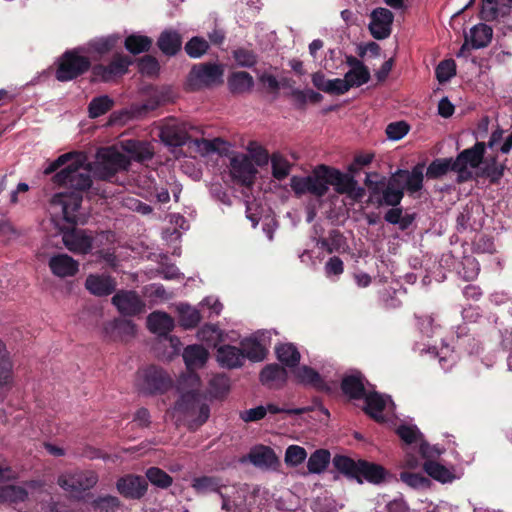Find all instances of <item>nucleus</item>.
I'll use <instances>...</instances> for the list:
<instances>
[{
  "label": "nucleus",
  "mask_w": 512,
  "mask_h": 512,
  "mask_svg": "<svg viewBox=\"0 0 512 512\" xmlns=\"http://www.w3.org/2000/svg\"><path fill=\"white\" fill-rule=\"evenodd\" d=\"M326 173H328L327 181L329 185L334 186L337 193L347 194L354 187L355 178L352 175L342 173L340 170L329 166Z\"/></svg>",
  "instance_id": "31"
},
{
  "label": "nucleus",
  "mask_w": 512,
  "mask_h": 512,
  "mask_svg": "<svg viewBox=\"0 0 512 512\" xmlns=\"http://www.w3.org/2000/svg\"><path fill=\"white\" fill-rule=\"evenodd\" d=\"M116 489L125 499L140 500L147 493L148 481L140 475L127 474L117 480Z\"/></svg>",
  "instance_id": "9"
},
{
  "label": "nucleus",
  "mask_w": 512,
  "mask_h": 512,
  "mask_svg": "<svg viewBox=\"0 0 512 512\" xmlns=\"http://www.w3.org/2000/svg\"><path fill=\"white\" fill-rule=\"evenodd\" d=\"M232 57L236 64L243 68H252L258 62L257 53L245 47H238L232 51Z\"/></svg>",
  "instance_id": "49"
},
{
  "label": "nucleus",
  "mask_w": 512,
  "mask_h": 512,
  "mask_svg": "<svg viewBox=\"0 0 512 512\" xmlns=\"http://www.w3.org/2000/svg\"><path fill=\"white\" fill-rule=\"evenodd\" d=\"M365 383H368L365 376L361 372L355 371L342 378L340 387L343 394L350 399L360 400L367 393Z\"/></svg>",
  "instance_id": "15"
},
{
  "label": "nucleus",
  "mask_w": 512,
  "mask_h": 512,
  "mask_svg": "<svg viewBox=\"0 0 512 512\" xmlns=\"http://www.w3.org/2000/svg\"><path fill=\"white\" fill-rule=\"evenodd\" d=\"M435 75L439 83H445L456 75V64L453 59L441 61L435 69Z\"/></svg>",
  "instance_id": "59"
},
{
  "label": "nucleus",
  "mask_w": 512,
  "mask_h": 512,
  "mask_svg": "<svg viewBox=\"0 0 512 512\" xmlns=\"http://www.w3.org/2000/svg\"><path fill=\"white\" fill-rule=\"evenodd\" d=\"M84 47L66 50L58 60L55 77L60 82H68L91 71L92 64L89 57L83 55Z\"/></svg>",
  "instance_id": "2"
},
{
  "label": "nucleus",
  "mask_w": 512,
  "mask_h": 512,
  "mask_svg": "<svg viewBox=\"0 0 512 512\" xmlns=\"http://www.w3.org/2000/svg\"><path fill=\"white\" fill-rule=\"evenodd\" d=\"M230 172L234 180L243 186L250 187L254 183L257 169L248 155L238 154L230 159Z\"/></svg>",
  "instance_id": "10"
},
{
  "label": "nucleus",
  "mask_w": 512,
  "mask_h": 512,
  "mask_svg": "<svg viewBox=\"0 0 512 512\" xmlns=\"http://www.w3.org/2000/svg\"><path fill=\"white\" fill-rule=\"evenodd\" d=\"M248 459L254 466L260 468H270L278 463L274 450L265 445H258L251 449Z\"/></svg>",
  "instance_id": "24"
},
{
  "label": "nucleus",
  "mask_w": 512,
  "mask_h": 512,
  "mask_svg": "<svg viewBox=\"0 0 512 512\" xmlns=\"http://www.w3.org/2000/svg\"><path fill=\"white\" fill-rule=\"evenodd\" d=\"M192 487L198 494H206L210 492L220 493V489L225 485L221 483L219 477L201 476L193 479Z\"/></svg>",
  "instance_id": "43"
},
{
  "label": "nucleus",
  "mask_w": 512,
  "mask_h": 512,
  "mask_svg": "<svg viewBox=\"0 0 512 512\" xmlns=\"http://www.w3.org/2000/svg\"><path fill=\"white\" fill-rule=\"evenodd\" d=\"M500 8L498 0H482V7L479 16L482 20L488 22L494 21L499 17L502 18Z\"/></svg>",
  "instance_id": "57"
},
{
  "label": "nucleus",
  "mask_w": 512,
  "mask_h": 512,
  "mask_svg": "<svg viewBox=\"0 0 512 512\" xmlns=\"http://www.w3.org/2000/svg\"><path fill=\"white\" fill-rule=\"evenodd\" d=\"M94 510L100 512H114L121 506V501L113 495L99 496L91 502Z\"/></svg>",
  "instance_id": "54"
},
{
  "label": "nucleus",
  "mask_w": 512,
  "mask_h": 512,
  "mask_svg": "<svg viewBox=\"0 0 512 512\" xmlns=\"http://www.w3.org/2000/svg\"><path fill=\"white\" fill-rule=\"evenodd\" d=\"M396 432L401 440L406 444L415 443L421 436V433L416 426L400 425Z\"/></svg>",
  "instance_id": "63"
},
{
  "label": "nucleus",
  "mask_w": 512,
  "mask_h": 512,
  "mask_svg": "<svg viewBox=\"0 0 512 512\" xmlns=\"http://www.w3.org/2000/svg\"><path fill=\"white\" fill-rule=\"evenodd\" d=\"M28 498V491L18 485H5L0 486V503L1 504H18L26 501Z\"/></svg>",
  "instance_id": "39"
},
{
  "label": "nucleus",
  "mask_w": 512,
  "mask_h": 512,
  "mask_svg": "<svg viewBox=\"0 0 512 512\" xmlns=\"http://www.w3.org/2000/svg\"><path fill=\"white\" fill-rule=\"evenodd\" d=\"M97 172L103 180H111L119 171L127 170L130 159L114 147L101 148L96 154Z\"/></svg>",
  "instance_id": "6"
},
{
  "label": "nucleus",
  "mask_w": 512,
  "mask_h": 512,
  "mask_svg": "<svg viewBox=\"0 0 512 512\" xmlns=\"http://www.w3.org/2000/svg\"><path fill=\"white\" fill-rule=\"evenodd\" d=\"M14 385L13 362L0 365V397H5Z\"/></svg>",
  "instance_id": "53"
},
{
  "label": "nucleus",
  "mask_w": 512,
  "mask_h": 512,
  "mask_svg": "<svg viewBox=\"0 0 512 512\" xmlns=\"http://www.w3.org/2000/svg\"><path fill=\"white\" fill-rule=\"evenodd\" d=\"M334 468L349 479H354L358 483H362L359 478V460H354L345 455H335L332 459Z\"/></svg>",
  "instance_id": "30"
},
{
  "label": "nucleus",
  "mask_w": 512,
  "mask_h": 512,
  "mask_svg": "<svg viewBox=\"0 0 512 512\" xmlns=\"http://www.w3.org/2000/svg\"><path fill=\"white\" fill-rule=\"evenodd\" d=\"M209 42L201 36H193L184 45V51L192 59H199L207 54Z\"/></svg>",
  "instance_id": "45"
},
{
  "label": "nucleus",
  "mask_w": 512,
  "mask_h": 512,
  "mask_svg": "<svg viewBox=\"0 0 512 512\" xmlns=\"http://www.w3.org/2000/svg\"><path fill=\"white\" fill-rule=\"evenodd\" d=\"M424 163L416 164L411 171L405 169H398L397 175H403L405 178V187L410 193H415L420 191L423 188V180H424Z\"/></svg>",
  "instance_id": "29"
},
{
  "label": "nucleus",
  "mask_w": 512,
  "mask_h": 512,
  "mask_svg": "<svg viewBox=\"0 0 512 512\" xmlns=\"http://www.w3.org/2000/svg\"><path fill=\"white\" fill-rule=\"evenodd\" d=\"M114 100L108 95L95 97L88 105L89 117L92 119L98 118L112 109Z\"/></svg>",
  "instance_id": "47"
},
{
  "label": "nucleus",
  "mask_w": 512,
  "mask_h": 512,
  "mask_svg": "<svg viewBox=\"0 0 512 512\" xmlns=\"http://www.w3.org/2000/svg\"><path fill=\"white\" fill-rule=\"evenodd\" d=\"M179 323L184 329L195 328L201 321L200 312L189 305L181 304L178 307Z\"/></svg>",
  "instance_id": "48"
},
{
  "label": "nucleus",
  "mask_w": 512,
  "mask_h": 512,
  "mask_svg": "<svg viewBox=\"0 0 512 512\" xmlns=\"http://www.w3.org/2000/svg\"><path fill=\"white\" fill-rule=\"evenodd\" d=\"M227 85L232 94H244L252 90L254 87V79L246 71H236L228 76Z\"/></svg>",
  "instance_id": "26"
},
{
  "label": "nucleus",
  "mask_w": 512,
  "mask_h": 512,
  "mask_svg": "<svg viewBox=\"0 0 512 512\" xmlns=\"http://www.w3.org/2000/svg\"><path fill=\"white\" fill-rule=\"evenodd\" d=\"M72 225L71 228L62 230V240L65 247L77 254H88L93 248V237L86 230L78 229Z\"/></svg>",
  "instance_id": "8"
},
{
  "label": "nucleus",
  "mask_w": 512,
  "mask_h": 512,
  "mask_svg": "<svg viewBox=\"0 0 512 512\" xmlns=\"http://www.w3.org/2000/svg\"><path fill=\"white\" fill-rule=\"evenodd\" d=\"M403 197H404L403 189H394L392 187H386L380 201H377V207L399 206Z\"/></svg>",
  "instance_id": "58"
},
{
  "label": "nucleus",
  "mask_w": 512,
  "mask_h": 512,
  "mask_svg": "<svg viewBox=\"0 0 512 512\" xmlns=\"http://www.w3.org/2000/svg\"><path fill=\"white\" fill-rule=\"evenodd\" d=\"M493 29L487 24L479 23L470 29L468 35L472 49H481L487 47L492 40Z\"/></svg>",
  "instance_id": "32"
},
{
  "label": "nucleus",
  "mask_w": 512,
  "mask_h": 512,
  "mask_svg": "<svg viewBox=\"0 0 512 512\" xmlns=\"http://www.w3.org/2000/svg\"><path fill=\"white\" fill-rule=\"evenodd\" d=\"M423 469L431 478L441 483H448L454 479V474L447 467L433 460H426Z\"/></svg>",
  "instance_id": "42"
},
{
  "label": "nucleus",
  "mask_w": 512,
  "mask_h": 512,
  "mask_svg": "<svg viewBox=\"0 0 512 512\" xmlns=\"http://www.w3.org/2000/svg\"><path fill=\"white\" fill-rule=\"evenodd\" d=\"M277 359L289 368L298 366L301 355L297 347L292 343H283L275 347Z\"/></svg>",
  "instance_id": "37"
},
{
  "label": "nucleus",
  "mask_w": 512,
  "mask_h": 512,
  "mask_svg": "<svg viewBox=\"0 0 512 512\" xmlns=\"http://www.w3.org/2000/svg\"><path fill=\"white\" fill-rule=\"evenodd\" d=\"M119 40L120 37L116 34L92 39L84 47L85 53L90 54L94 60L101 59L117 46Z\"/></svg>",
  "instance_id": "18"
},
{
  "label": "nucleus",
  "mask_w": 512,
  "mask_h": 512,
  "mask_svg": "<svg viewBox=\"0 0 512 512\" xmlns=\"http://www.w3.org/2000/svg\"><path fill=\"white\" fill-rule=\"evenodd\" d=\"M410 126L405 121L392 122L386 127L387 137L391 140H400L408 132Z\"/></svg>",
  "instance_id": "62"
},
{
  "label": "nucleus",
  "mask_w": 512,
  "mask_h": 512,
  "mask_svg": "<svg viewBox=\"0 0 512 512\" xmlns=\"http://www.w3.org/2000/svg\"><path fill=\"white\" fill-rule=\"evenodd\" d=\"M99 481V476L94 470L75 469L58 476L57 484L74 498H82L83 493L93 489Z\"/></svg>",
  "instance_id": "4"
},
{
  "label": "nucleus",
  "mask_w": 512,
  "mask_h": 512,
  "mask_svg": "<svg viewBox=\"0 0 512 512\" xmlns=\"http://www.w3.org/2000/svg\"><path fill=\"white\" fill-rule=\"evenodd\" d=\"M365 400L364 412L376 421H382V412L386 407V402L382 395L376 391L367 392L363 398Z\"/></svg>",
  "instance_id": "36"
},
{
  "label": "nucleus",
  "mask_w": 512,
  "mask_h": 512,
  "mask_svg": "<svg viewBox=\"0 0 512 512\" xmlns=\"http://www.w3.org/2000/svg\"><path fill=\"white\" fill-rule=\"evenodd\" d=\"M328 166L319 165L313 171L312 175L307 176V193L316 197H323L328 192Z\"/></svg>",
  "instance_id": "22"
},
{
  "label": "nucleus",
  "mask_w": 512,
  "mask_h": 512,
  "mask_svg": "<svg viewBox=\"0 0 512 512\" xmlns=\"http://www.w3.org/2000/svg\"><path fill=\"white\" fill-rule=\"evenodd\" d=\"M297 380L304 385H309L319 392H331V387L323 377L312 367L304 365L297 369Z\"/></svg>",
  "instance_id": "20"
},
{
  "label": "nucleus",
  "mask_w": 512,
  "mask_h": 512,
  "mask_svg": "<svg viewBox=\"0 0 512 512\" xmlns=\"http://www.w3.org/2000/svg\"><path fill=\"white\" fill-rule=\"evenodd\" d=\"M486 151V143L477 141L472 147L461 151L455 160L456 172L463 175L467 173L470 176V172L467 171V167L478 168L484 162V155Z\"/></svg>",
  "instance_id": "11"
},
{
  "label": "nucleus",
  "mask_w": 512,
  "mask_h": 512,
  "mask_svg": "<svg viewBox=\"0 0 512 512\" xmlns=\"http://www.w3.org/2000/svg\"><path fill=\"white\" fill-rule=\"evenodd\" d=\"M115 287L114 279L107 275L90 274L85 280V288L98 297L112 294Z\"/></svg>",
  "instance_id": "19"
},
{
  "label": "nucleus",
  "mask_w": 512,
  "mask_h": 512,
  "mask_svg": "<svg viewBox=\"0 0 512 512\" xmlns=\"http://www.w3.org/2000/svg\"><path fill=\"white\" fill-rule=\"evenodd\" d=\"M145 479L161 489H167L173 483V478L167 472L158 467L148 468Z\"/></svg>",
  "instance_id": "50"
},
{
  "label": "nucleus",
  "mask_w": 512,
  "mask_h": 512,
  "mask_svg": "<svg viewBox=\"0 0 512 512\" xmlns=\"http://www.w3.org/2000/svg\"><path fill=\"white\" fill-rule=\"evenodd\" d=\"M191 126L177 119L168 120L161 128V140L168 146L180 147L189 140L188 131Z\"/></svg>",
  "instance_id": "12"
},
{
  "label": "nucleus",
  "mask_w": 512,
  "mask_h": 512,
  "mask_svg": "<svg viewBox=\"0 0 512 512\" xmlns=\"http://www.w3.org/2000/svg\"><path fill=\"white\" fill-rule=\"evenodd\" d=\"M51 272L60 278L75 276L79 271V263L67 254H57L49 259Z\"/></svg>",
  "instance_id": "17"
},
{
  "label": "nucleus",
  "mask_w": 512,
  "mask_h": 512,
  "mask_svg": "<svg viewBox=\"0 0 512 512\" xmlns=\"http://www.w3.org/2000/svg\"><path fill=\"white\" fill-rule=\"evenodd\" d=\"M138 71L146 76L157 75L160 65L156 57L152 55H144L136 61Z\"/></svg>",
  "instance_id": "55"
},
{
  "label": "nucleus",
  "mask_w": 512,
  "mask_h": 512,
  "mask_svg": "<svg viewBox=\"0 0 512 512\" xmlns=\"http://www.w3.org/2000/svg\"><path fill=\"white\" fill-rule=\"evenodd\" d=\"M330 452L326 449L314 451L307 462V468L310 473L319 474L323 472L330 462Z\"/></svg>",
  "instance_id": "46"
},
{
  "label": "nucleus",
  "mask_w": 512,
  "mask_h": 512,
  "mask_svg": "<svg viewBox=\"0 0 512 512\" xmlns=\"http://www.w3.org/2000/svg\"><path fill=\"white\" fill-rule=\"evenodd\" d=\"M156 44L165 56L174 57L182 49L183 37L175 29H165L160 33Z\"/></svg>",
  "instance_id": "16"
},
{
  "label": "nucleus",
  "mask_w": 512,
  "mask_h": 512,
  "mask_svg": "<svg viewBox=\"0 0 512 512\" xmlns=\"http://www.w3.org/2000/svg\"><path fill=\"white\" fill-rule=\"evenodd\" d=\"M243 351V360L248 358L251 361H262L266 357V349L256 338H245L240 343Z\"/></svg>",
  "instance_id": "40"
},
{
  "label": "nucleus",
  "mask_w": 512,
  "mask_h": 512,
  "mask_svg": "<svg viewBox=\"0 0 512 512\" xmlns=\"http://www.w3.org/2000/svg\"><path fill=\"white\" fill-rule=\"evenodd\" d=\"M285 96L292 99L295 108L298 110H305L308 102L317 104L323 100L322 94L312 89L300 90L293 88Z\"/></svg>",
  "instance_id": "33"
},
{
  "label": "nucleus",
  "mask_w": 512,
  "mask_h": 512,
  "mask_svg": "<svg viewBox=\"0 0 512 512\" xmlns=\"http://www.w3.org/2000/svg\"><path fill=\"white\" fill-rule=\"evenodd\" d=\"M393 18V13L389 9L382 7L374 9L369 24L371 35L377 40L387 38L391 33Z\"/></svg>",
  "instance_id": "14"
},
{
  "label": "nucleus",
  "mask_w": 512,
  "mask_h": 512,
  "mask_svg": "<svg viewBox=\"0 0 512 512\" xmlns=\"http://www.w3.org/2000/svg\"><path fill=\"white\" fill-rule=\"evenodd\" d=\"M483 163V175L489 179L491 184H498L504 175L505 164L499 163L497 156H491Z\"/></svg>",
  "instance_id": "44"
},
{
  "label": "nucleus",
  "mask_w": 512,
  "mask_h": 512,
  "mask_svg": "<svg viewBox=\"0 0 512 512\" xmlns=\"http://www.w3.org/2000/svg\"><path fill=\"white\" fill-rule=\"evenodd\" d=\"M137 386L145 395H161L170 389L172 380L161 367L150 365L138 371Z\"/></svg>",
  "instance_id": "5"
},
{
  "label": "nucleus",
  "mask_w": 512,
  "mask_h": 512,
  "mask_svg": "<svg viewBox=\"0 0 512 512\" xmlns=\"http://www.w3.org/2000/svg\"><path fill=\"white\" fill-rule=\"evenodd\" d=\"M370 71L367 66L350 69L346 72L344 79L346 83L352 87H360L370 80Z\"/></svg>",
  "instance_id": "52"
},
{
  "label": "nucleus",
  "mask_w": 512,
  "mask_h": 512,
  "mask_svg": "<svg viewBox=\"0 0 512 512\" xmlns=\"http://www.w3.org/2000/svg\"><path fill=\"white\" fill-rule=\"evenodd\" d=\"M132 64L133 60L131 57L115 53L107 65L100 63L92 66L91 82H112L125 75Z\"/></svg>",
  "instance_id": "7"
},
{
  "label": "nucleus",
  "mask_w": 512,
  "mask_h": 512,
  "mask_svg": "<svg viewBox=\"0 0 512 512\" xmlns=\"http://www.w3.org/2000/svg\"><path fill=\"white\" fill-rule=\"evenodd\" d=\"M400 480L412 488L426 487L429 483V480L422 474L407 471L400 473Z\"/></svg>",
  "instance_id": "61"
},
{
  "label": "nucleus",
  "mask_w": 512,
  "mask_h": 512,
  "mask_svg": "<svg viewBox=\"0 0 512 512\" xmlns=\"http://www.w3.org/2000/svg\"><path fill=\"white\" fill-rule=\"evenodd\" d=\"M224 68L219 63L205 62L194 64L187 77L186 88L196 92L222 83Z\"/></svg>",
  "instance_id": "3"
},
{
  "label": "nucleus",
  "mask_w": 512,
  "mask_h": 512,
  "mask_svg": "<svg viewBox=\"0 0 512 512\" xmlns=\"http://www.w3.org/2000/svg\"><path fill=\"white\" fill-rule=\"evenodd\" d=\"M271 163L272 175L275 179L281 181L289 175L291 165L284 157L278 154H273Z\"/></svg>",
  "instance_id": "56"
},
{
  "label": "nucleus",
  "mask_w": 512,
  "mask_h": 512,
  "mask_svg": "<svg viewBox=\"0 0 512 512\" xmlns=\"http://www.w3.org/2000/svg\"><path fill=\"white\" fill-rule=\"evenodd\" d=\"M307 457L306 450L298 445H291L286 449L285 462L291 466L301 464Z\"/></svg>",
  "instance_id": "60"
},
{
  "label": "nucleus",
  "mask_w": 512,
  "mask_h": 512,
  "mask_svg": "<svg viewBox=\"0 0 512 512\" xmlns=\"http://www.w3.org/2000/svg\"><path fill=\"white\" fill-rule=\"evenodd\" d=\"M359 465V478L362 481L364 479L372 484H380L385 480L387 471L383 466L363 459H359Z\"/></svg>",
  "instance_id": "27"
},
{
  "label": "nucleus",
  "mask_w": 512,
  "mask_h": 512,
  "mask_svg": "<svg viewBox=\"0 0 512 512\" xmlns=\"http://www.w3.org/2000/svg\"><path fill=\"white\" fill-rule=\"evenodd\" d=\"M112 304L125 316H136L145 310V304L135 291H119L112 297Z\"/></svg>",
  "instance_id": "13"
},
{
  "label": "nucleus",
  "mask_w": 512,
  "mask_h": 512,
  "mask_svg": "<svg viewBox=\"0 0 512 512\" xmlns=\"http://www.w3.org/2000/svg\"><path fill=\"white\" fill-rule=\"evenodd\" d=\"M267 414V409L260 405L255 408H251L240 413V419L246 423L256 422L263 419Z\"/></svg>",
  "instance_id": "64"
},
{
  "label": "nucleus",
  "mask_w": 512,
  "mask_h": 512,
  "mask_svg": "<svg viewBox=\"0 0 512 512\" xmlns=\"http://www.w3.org/2000/svg\"><path fill=\"white\" fill-rule=\"evenodd\" d=\"M364 184L368 188L370 194L367 203L377 206V201H380L384 190L387 187L386 177L380 176L377 172L367 173Z\"/></svg>",
  "instance_id": "28"
},
{
  "label": "nucleus",
  "mask_w": 512,
  "mask_h": 512,
  "mask_svg": "<svg viewBox=\"0 0 512 512\" xmlns=\"http://www.w3.org/2000/svg\"><path fill=\"white\" fill-rule=\"evenodd\" d=\"M230 389V379L225 374L214 375L209 381V393L214 398H223Z\"/></svg>",
  "instance_id": "51"
},
{
  "label": "nucleus",
  "mask_w": 512,
  "mask_h": 512,
  "mask_svg": "<svg viewBox=\"0 0 512 512\" xmlns=\"http://www.w3.org/2000/svg\"><path fill=\"white\" fill-rule=\"evenodd\" d=\"M260 381L263 385L271 386L273 383L284 385L288 378L287 370L277 363L266 365L260 372Z\"/></svg>",
  "instance_id": "35"
},
{
  "label": "nucleus",
  "mask_w": 512,
  "mask_h": 512,
  "mask_svg": "<svg viewBox=\"0 0 512 512\" xmlns=\"http://www.w3.org/2000/svg\"><path fill=\"white\" fill-rule=\"evenodd\" d=\"M92 164L81 152L71 151L47 162L43 173L52 175L51 181L58 187L66 188L69 195H62V212L64 220L71 224L78 223V211L83 201V194L92 188Z\"/></svg>",
  "instance_id": "1"
},
{
  "label": "nucleus",
  "mask_w": 512,
  "mask_h": 512,
  "mask_svg": "<svg viewBox=\"0 0 512 512\" xmlns=\"http://www.w3.org/2000/svg\"><path fill=\"white\" fill-rule=\"evenodd\" d=\"M217 360L222 367L229 369L243 365V351L236 346L222 345L217 349Z\"/></svg>",
  "instance_id": "23"
},
{
  "label": "nucleus",
  "mask_w": 512,
  "mask_h": 512,
  "mask_svg": "<svg viewBox=\"0 0 512 512\" xmlns=\"http://www.w3.org/2000/svg\"><path fill=\"white\" fill-rule=\"evenodd\" d=\"M209 353L202 345H188L184 348L183 359L188 369L202 367L208 360Z\"/></svg>",
  "instance_id": "34"
},
{
  "label": "nucleus",
  "mask_w": 512,
  "mask_h": 512,
  "mask_svg": "<svg viewBox=\"0 0 512 512\" xmlns=\"http://www.w3.org/2000/svg\"><path fill=\"white\" fill-rule=\"evenodd\" d=\"M121 147L129 155L131 160L137 162L150 160L154 155L151 145L146 141L135 139L123 140Z\"/></svg>",
  "instance_id": "21"
},
{
  "label": "nucleus",
  "mask_w": 512,
  "mask_h": 512,
  "mask_svg": "<svg viewBox=\"0 0 512 512\" xmlns=\"http://www.w3.org/2000/svg\"><path fill=\"white\" fill-rule=\"evenodd\" d=\"M147 327L152 333L164 336L173 330L174 320L165 312L154 311L147 318Z\"/></svg>",
  "instance_id": "25"
},
{
  "label": "nucleus",
  "mask_w": 512,
  "mask_h": 512,
  "mask_svg": "<svg viewBox=\"0 0 512 512\" xmlns=\"http://www.w3.org/2000/svg\"><path fill=\"white\" fill-rule=\"evenodd\" d=\"M153 44L152 38L146 35L130 34L125 38V49L133 54L138 55L150 51Z\"/></svg>",
  "instance_id": "38"
},
{
  "label": "nucleus",
  "mask_w": 512,
  "mask_h": 512,
  "mask_svg": "<svg viewBox=\"0 0 512 512\" xmlns=\"http://www.w3.org/2000/svg\"><path fill=\"white\" fill-rule=\"evenodd\" d=\"M449 171L456 172L455 160L453 158H437L427 167L426 177L428 179H439Z\"/></svg>",
  "instance_id": "41"
}]
</instances>
